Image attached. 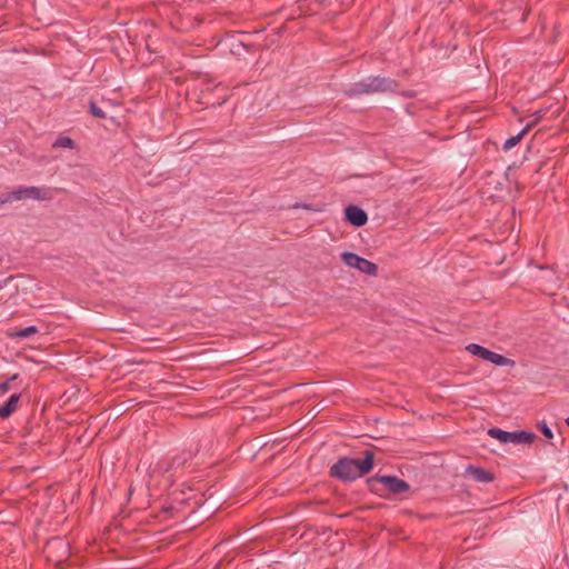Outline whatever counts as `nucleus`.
<instances>
[{
  "instance_id": "3",
  "label": "nucleus",
  "mask_w": 569,
  "mask_h": 569,
  "mask_svg": "<svg viewBox=\"0 0 569 569\" xmlns=\"http://www.w3.org/2000/svg\"><path fill=\"white\" fill-rule=\"evenodd\" d=\"M56 189L47 186H19L14 188L1 203L9 201H20L26 199H33L38 201H49L54 197Z\"/></svg>"
},
{
  "instance_id": "15",
  "label": "nucleus",
  "mask_w": 569,
  "mask_h": 569,
  "mask_svg": "<svg viewBox=\"0 0 569 569\" xmlns=\"http://www.w3.org/2000/svg\"><path fill=\"white\" fill-rule=\"evenodd\" d=\"M543 114H545V111H543V110H538V111H536V112L531 116V119L527 122V124H526V127H525V128H527V131H528L531 127L536 126V124H537V123L542 119Z\"/></svg>"
},
{
  "instance_id": "8",
  "label": "nucleus",
  "mask_w": 569,
  "mask_h": 569,
  "mask_svg": "<svg viewBox=\"0 0 569 569\" xmlns=\"http://www.w3.org/2000/svg\"><path fill=\"white\" fill-rule=\"evenodd\" d=\"M341 260L350 268H353V269H357L359 270L360 272L362 273H366V274H370V276H376L377 274V271H378V268L377 266L356 254V253H352V252H342L341 253Z\"/></svg>"
},
{
  "instance_id": "11",
  "label": "nucleus",
  "mask_w": 569,
  "mask_h": 569,
  "mask_svg": "<svg viewBox=\"0 0 569 569\" xmlns=\"http://www.w3.org/2000/svg\"><path fill=\"white\" fill-rule=\"evenodd\" d=\"M19 400V393L11 395L10 398L0 406V419L9 418L17 410Z\"/></svg>"
},
{
  "instance_id": "9",
  "label": "nucleus",
  "mask_w": 569,
  "mask_h": 569,
  "mask_svg": "<svg viewBox=\"0 0 569 569\" xmlns=\"http://www.w3.org/2000/svg\"><path fill=\"white\" fill-rule=\"evenodd\" d=\"M345 217L355 227H362L368 221L366 211L357 206H348L345 210Z\"/></svg>"
},
{
  "instance_id": "12",
  "label": "nucleus",
  "mask_w": 569,
  "mask_h": 569,
  "mask_svg": "<svg viewBox=\"0 0 569 569\" xmlns=\"http://www.w3.org/2000/svg\"><path fill=\"white\" fill-rule=\"evenodd\" d=\"M526 133H527V128H523L517 136H513V137L507 139L503 143V149L510 150L511 148L517 146Z\"/></svg>"
},
{
  "instance_id": "17",
  "label": "nucleus",
  "mask_w": 569,
  "mask_h": 569,
  "mask_svg": "<svg viewBox=\"0 0 569 569\" xmlns=\"http://www.w3.org/2000/svg\"><path fill=\"white\" fill-rule=\"evenodd\" d=\"M17 378L18 375L16 373L11 376L7 381L0 382V395H4L6 392H8L10 389L9 382L16 380Z\"/></svg>"
},
{
  "instance_id": "2",
  "label": "nucleus",
  "mask_w": 569,
  "mask_h": 569,
  "mask_svg": "<svg viewBox=\"0 0 569 569\" xmlns=\"http://www.w3.org/2000/svg\"><path fill=\"white\" fill-rule=\"evenodd\" d=\"M397 88L398 83L393 79L381 76H370L351 84L346 90V94L349 98H355L362 94L392 92L396 91Z\"/></svg>"
},
{
  "instance_id": "6",
  "label": "nucleus",
  "mask_w": 569,
  "mask_h": 569,
  "mask_svg": "<svg viewBox=\"0 0 569 569\" xmlns=\"http://www.w3.org/2000/svg\"><path fill=\"white\" fill-rule=\"evenodd\" d=\"M466 350L471 353L472 356H476V357H479L486 361H489L496 366H500V367H505V366H513L515 365V361L502 356V355H499L497 352H493L480 345H477V343H469L467 347H466Z\"/></svg>"
},
{
  "instance_id": "4",
  "label": "nucleus",
  "mask_w": 569,
  "mask_h": 569,
  "mask_svg": "<svg viewBox=\"0 0 569 569\" xmlns=\"http://www.w3.org/2000/svg\"><path fill=\"white\" fill-rule=\"evenodd\" d=\"M44 553L49 562L59 567L71 555L70 542L63 537L51 538L44 547Z\"/></svg>"
},
{
  "instance_id": "5",
  "label": "nucleus",
  "mask_w": 569,
  "mask_h": 569,
  "mask_svg": "<svg viewBox=\"0 0 569 569\" xmlns=\"http://www.w3.org/2000/svg\"><path fill=\"white\" fill-rule=\"evenodd\" d=\"M368 483L370 488L375 491H379V489L376 487L377 483H380L383 486V489L389 491L392 495H402L405 492H408L410 489V486L407 481L396 477V476H373L370 479H368Z\"/></svg>"
},
{
  "instance_id": "10",
  "label": "nucleus",
  "mask_w": 569,
  "mask_h": 569,
  "mask_svg": "<svg viewBox=\"0 0 569 569\" xmlns=\"http://www.w3.org/2000/svg\"><path fill=\"white\" fill-rule=\"evenodd\" d=\"M465 476L472 478L477 482H491L495 479L493 473L483 468L469 465L465 470Z\"/></svg>"
},
{
  "instance_id": "7",
  "label": "nucleus",
  "mask_w": 569,
  "mask_h": 569,
  "mask_svg": "<svg viewBox=\"0 0 569 569\" xmlns=\"http://www.w3.org/2000/svg\"><path fill=\"white\" fill-rule=\"evenodd\" d=\"M488 435L498 439L501 443H531L535 440V435L528 431H505L499 428H491Z\"/></svg>"
},
{
  "instance_id": "14",
  "label": "nucleus",
  "mask_w": 569,
  "mask_h": 569,
  "mask_svg": "<svg viewBox=\"0 0 569 569\" xmlns=\"http://www.w3.org/2000/svg\"><path fill=\"white\" fill-rule=\"evenodd\" d=\"M53 148H74V141L69 137H59L52 144Z\"/></svg>"
},
{
  "instance_id": "16",
  "label": "nucleus",
  "mask_w": 569,
  "mask_h": 569,
  "mask_svg": "<svg viewBox=\"0 0 569 569\" xmlns=\"http://www.w3.org/2000/svg\"><path fill=\"white\" fill-rule=\"evenodd\" d=\"M89 108H90V112L96 118L104 119L107 117L106 112L101 108H99L94 101H90Z\"/></svg>"
},
{
  "instance_id": "13",
  "label": "nucleus",
  "mask_w": 569,
  "mask_h": 569,
  "mask_svg": "<svg viewBox=\"0 0 569 569\" xmlns=\"http://www.w3.org/2000/svg\"><path fill=\"white\" fill-rule=\"evenodd\" d=\"M38 332V328L36 326H29L21 330H18L10 335L12 338H29L30 336Z\"/></svg>"
},
{
  "instance_id": "18",
  "label": "nucleus",
  "mask_w": 569,
  "mask_h": 569,
  "mask_svg": "<svg viewBox=\"0 0 569 569\" xmlns=\"http://www.w3.org/2000/svg\"><path fill=\"white\" fill-rule=\"evenodd\" d=\"M540 428V431L542 432V435L548 438V439H551L553 437V433L551 431V429L543 422L539 426Z\"/></svg>"
},
{
  "instance_id": "1",
  "label": "nucleus",
  "mask_w": 569,
  "mask_h": 569,
  "mask_svg": "<svg viewBox=\"0 0 569 569\" xmlns=\"http://www.w3.org/2000/svg\"><path fill=\"white\" fill-rule=\"evenodd\" d=\"M375 453L363 451V457L339 459L330 469V475L343 481H352L367 475L373 467Z\"/></svg>"
},
{
  "instance_id": "19",
  "label": "nucleus",
  "mask_w": 569,
  "mask_h": 569,
  "mask_svg": "<svg viewBox=\"0 0 569 569\" xmlns=\"http://www.w3.org/2000/svg\"><path fill=\"white\" fill-rule=\"evenodd\" d=\"M566 425L569 427V417L566 419Z\"/></svg>"
}]
</instances>
